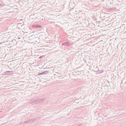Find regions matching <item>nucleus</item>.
Instances as JSON below:
<instances>
[{
  "instance_id": "f257e3e1",
  "label": "nucleus",
  "mask_w": 126,
  "mask_h": 126,
  "mask_svg": "<svg viewBox=\"0 0 126 126\" xmlns=\"http://www.w3.org/2000/svg\"><path fill=\"white\" fill-rule=\"evenodd\" d=\"M35 121V119H31L28 120H27V121L24 122L23 124H27L29 123H30L31 122H34Z\"/></svg>"
},
{
  "instance_id": "f03ea898",
  "label": "nucleus",
  "mask_w": 126,
  "mask_h": 126,
  "mask_svg": "<svg viewBox=\"0 0 126 126\" xmlns=\"http://www.w3.org/2000/svg\"><path fill=\"white\" fill-rule=\"evenodd\" d=\"M49 71H44L43 72H42L41 73H39V75H43L44 74H47L48 73Z\"/></svg>"
},
{
  "instance_id": "7ed1b4c3",
  "label": "nucleus",
  "mask_w": 126,
  "mask_h": 126,
  "mask_svg": "<svg viewBox=\"0 0 126 126\" xmlns=\"http://www.w3.org/2000/svg\"><path fill=\"white\" fill-rule=\"evenodd\" d=\"M32 27L35 28H41L42 27V26L41 25H33L32 26Z\"/></svg>"
},
{
  "instance_id": "20e7f679",
  "label": "nucleus",
  "mask_w": 126,
  "mask_h": 126,
  "mask_svg": "<svg viewBox=\"0 0 126 126\" xmlns=\"http://www.w3.org/2000/svg\"><path fill=\"white\" fill-rule=\"evenodd\" d=\"M13 72L12 71H7L5 72V74H8L9 75L12 73V72Z\"/></svg>"
},
{
  "instance_id": "39448f33",
  "label": "nucleus",
  "mask_w": 126,
  "mask_h": 126,
  "mask_svg": "<svg viewBox=\"0 0 126 126\" xmlns=\"http://www.w3.org/2000/svg\"><path fill=\"white\" fill-rule=\"evenodd\" d=\"M39 99L40 100V102H42L43 101L46 100V98H40Z\"/></svg>"
},
{
  "instance_id": "423d86ee",
  "label": "nucleus",
  "mask_w": 126,
  "mask_h": 126,
  "mask_svg": "<svg viewBox=\"0 0 126 126\" xmlns=\"http://www.w3.org/2000/svg\"><path fill=\"white\" fill-rule=\"evenodd\" d=\"M40 100L39 99H37L36 100L35 102L36 103L39 104L40 103Z\"/></svg>"
},
{
  "instance_id": "0eeeda50",
  "label": "nucleus",
  "mask_w": 126,
  "mask_h": 126,
  "mask_svg": "<svg viewBox=\"0 0 126 126\" xmlns=\"http://www.w3.org/2000/svg\"><path fill=\"white\" fill-rule=\"evenodd\" d=\"M65 45H66L67 46H68V47H69V45L67 42H65Z\"/></svg>"
},
{
  "instance_id": "6e6552de",
  "label": "nucleus",
  "mask_w": 126,
  "mask_h": 126,
  "mask_svg": "<svg viewBox=\"0 0 126 126\" xmlns=\"http://www.w3.org/2000/svg\"><path fill=\"white\" fill-rule=\"evenodd\" d=\"M62 46H64L65 45V42L64 43L62 44Z\"/></svg>"
},
{
  "instance_id": "1a4fd4ad",
  "label": "nucleus",
  "mask_w": 126,
  "mask_h": 126,
  "mask_svg": "<svg viewBox=\"0 0 126 126\" xmlns=\"http://www.w3.org/2000/svg\"><path fill=\"white\" fill-rule=\"evenodd\" d=\"M16 42V40H12V42Z\"/></svg>"
},
{
  "instance_id": "9d476101",
  "label": "nucleus",
  "mask_w": 126,
  "mask_h": 126,
  "mask_svg": "<svg viewBox=\"0 0 126 126\" xmlns=\"http://www.w3.org/2000/svg\"><path fill=\"white\" fill-rule=\"evenodd\" d=\"M82 125V124H79V125H77V126H81Z\"/></svg>"
},
{
  "instance_id": "9b49d317",
  "label": "nucleus",
  "mask_w": 126,
  "mask_h": 126,
  "mask_svg": "<svg viewBox=\"0 0 126 126\" xmlns=\"http://www.w3.org/2000/svg\"><path fill=\"white\" fill-rule=\"evenodd\" d=\"M43 56H40L39 57V58H42V57H43Z\"/></svg>"
},
{
  "instance_id": "f8f14e48",
  "label": "nucleus",
  "mask_w": 126,
  "mask_h": 126,
  "mask_svg": "<svg viewBox=\"0 0 126 126\" xmlns=\"http://www.w3.org/2000/svg\"><path fill=\"white\" fill-rule=\"evenodd\" d=\"M24 122H21L20 123H21V124H23V123Z\"/></svg>"
},
{
  "instance_id": "ddd939ff",
  "label": "nucleus",
  "mask_w": 126,
  "mask_h": 126,
  "mask_svg": "<svg viewBox=\"0 0 126 126\" xmlns=\"http://www.w3.org/2000/svg\"><path fill=\"white\" fill-rule=\"evenodd\" d=\"M18 125H21V123H19L18 124Z\"/></svg>"
},
{
  "instance_id": "4468645a",
  "label": "nucleus",
  "mask_w": 126,
  "mask_h": 126,
  "mask_svg": "<svg viewBox=\"0 0 126 126\" xmlns=\"http://www.w3.org/2000/svg\"><path fill=\"white\" fill-rule=\"evenodd\" d=\"M84 60L85 61H86V60L84 58Z\"/></svg>"
},
{
  "instance_id": "2eb2a0df",
  "label": "nucleus",
  "mask_w": 126,
  "mask_h": 126,
  "mask_svg": "<svg viewBox=\"0 0 126 126\" xmlns=\"http://www.w3.org/2000/svg\"><path fill=\"white\" fill-rule=\"evenodd\" d=\"M0 5L1 6H2V5H1V4L0 3Z\"/></svg>"
},
{
  "instance_id": "dca6fc26",
  "label": "nucleus",
  "mask_w": 126,
  "mask_h": 126,
  "mask_svg": "<svg viewBox=\"0 0 126 126\" xmlns=\"http://www.w3.org/2000/svg\"><path fill=\"white\" fill-rule=\"evenodd\" d=\"M56 75H57V76H58V74H57Z\"/></svg>"
},
{
  "instance_id": "f3484780",
  "label": "nucleus",
  "mask_w": 126,
  "mask_h": 126,
  "mask_svg": "<svg viewBox=\"0 0 126 126\" xmlns=\"http://www.w3.org/2000/svg\"><path fill=\"white\" fill-rule=\"evenodd\" d=\"M57 73V74H59V73Z\"/></svg>"
},
{
  "instance_id": "a211bd4d",
  "label": "nucleus",
  "mask_w": 126,
  "mask_h": 126,
  "mask_svg": "<svg viewBox=\"0 0 126 126\" xmlns=\"http://www.w3.org/2000/svg\"><path fill=\"white\" fill-rule=\"evenodd\" d=\"M76 0H75V1H76Z\"/></svg>"
}]
</instances>
